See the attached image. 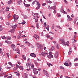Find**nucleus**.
Masks as SVG:
<instances>
[{"label":"nucleus","instance_id":"59","mask_svg":"<svg viewBox=\"0 0 78 78\" xmlns=\"http://www.w3.org/2000/svg\"><path fill=\"white\" fill-rule=\"evenodd\" d=\"M34 3H35V2L34 1L32 3V5L33 6V5Z\"/></svg>","mask_w":78,"mask_h":78},{"label":"nucleus","instance_id":"61","mask_svg":"<svg viewBox=\"0 0 78 78\" xmlns=\"http://www.w3.org/2000/svg\"><path fill=\"white\" fill-rule=\"evenodd\" d=\"M17 68H16V67H14V68H13V69L14 70H17Z\"/></svg>","mask_w":78,"mask_h":78},{"label":"nucleus","instance_id":"25","mask_svg":"<svg viewBox=\"0 0 78 78\" xmlns=\"http://www.w3.org/2000/svg\"><path fill=\"white\" fill-rule=\"evenodd\" d=\"M56 48H58V49H59V45L58 44H56Z\"/></svg>","mask_w":78,"mask_h":78},{"label":"nucleus","instance_id":"4","mask_svg":"<svg viewBox=\"0 0 78 78\" xmlns=\"http://www.w3.org/2000/svg\"><path fill=\"white\" fill-rule=\"evenodd\" d=\"M13 19L14 20H18V19H19V16L16 15H13Z\"/></svg>","mask_w":78,"mask_h":78},{"label":"nucleus","instance_id":"60","mask_svg":"<svg viewBox=\"0 0 78 78\" xmlns=\"http://www.w3.org/2000/svg\"><path fill=\"white\" fill-rule=\"evenodd\" d=\"M24 18L25 19H27V16H24Z\"/></svg>","mask_w":78,"mask_h":78},{"label":"nucleus","instance_id":"41","mask_svg":"<svg viewBox=\"0 0 78 78\" xmlns=\"http://www.w3.org/2000/svg\"><path fill=\"white\" fill-rule=\"evenodd\" d=\"M46 37H48V38H49V37H50V35L48 36V35H47L46 36Z\"/></svg>","mask_w":78,"mask_h":78},{"label":"nucleus","instance_id":"14","mask_svg":"<svg viewBox=\"0 0 78 78\" xmlns=\"http://www.w3.org/2000/svg\"><path fill=\"white\" fill-rule=\"evenodd\" d=\"M6 37V39L8 40H11V37L9 36H7Z\"/></svg>","mask_w":78,"mask_h":78},{"label":"nucleus","instance_id":"37","mask_svg":"<svg viewBox=\"0 0 78 78\" xmlns=\"http://www.w3.org/2000/svg\"><path fill=\"white\" fill-rule=\"evenodd\" d=\"M76 20H74V24H75V23H76Z\"/></svg>","mask_w":78,"mask_h":78},{"label":"nucleus","instance_id":"52","mask_svg":"<svg viewBox=\"0 0 78 78\" xmlns=\"http://www.w3.org/2000/svg\"><path fill=\"white\" fill-rule=\"evenodd\" d=\"M42 16L43 18H44V19H46V18H45V17L44 16V15H42Z\"/></svg>","mask_w":78,"mask_h":78},{"label":"nucleus","instance_id":"12","mask_svg":"<svg viewBox=\"0 0 78 78\" xmlns=\"http://www.w3.org/2000/svg\"><path fill=\"white\" fill-rule=\"evenodd\" d=\"M60 12H63L64 14H67V13L66 12V11H64V10H61Z\"/></svg>","mask_w":78,"mask_h":78},{"label":"nucleus","instance_id":"62","mask_svg":"<svg viewBox=\"0 0 78 78\" xmlns=\"http://www.w3.org/2000/svg\"><path fill=\"white\" fill-rule=\"evenodd\" d=\"M75 3H76V4H78V1H77V0L75 1Z\"/></svg>","mask_w":78,"mask_h":78},{"label":"nucleus","instance_id":"15","mask_svg":"<svg viewBox=\"0 0 78 78\" xmlns=\"http://www.w3.org/2000/svg\"><path fill=\"white\" fill-rule=\"evenodd\" d=\"M47 64L49 67H50V66H53V65L51 63H47Z\"/></svg>","mask_w":78,"mask_h":78},{"label":"nucleus","instance_id":"36","mask_svg":"<svg viewBox=\"0 0 78 78\" xmlns=\"http://www.w3.org/2000/svg\"><path fill=\"white\" fill-rule=\"evenodd\" d=\"M2 39H6V37L3 36L2 37Z\"/></svg>","mask_w":78,"mask_h":78},{"label":"nucleus","instance_id":"21","mask_svg":"<svg viewBox=\"0 0 78 78\" xmlns=\"http://www.w3.org/2000/svg\"><path fill=\"white\" fill-rule=\"evenodd\" d=\"M36 45L38 47H41V44H39L38 43H37Z\"/></svg>","mask_w":78,"mask_h":78},{"label":"nucleus","instance_id":"56","mask_svg":"<svg viewBox=\"0 0 78 78\" xmlns=\"http://www.w3.org/2000/svg\"><path fill=\"white\" fill-rule=\"evenodd\" d=\"M8 64H9V65H10V66H11V65H12V64H11V62H9Z\"/></svg>","mask_w":78,"mask_h":78},{"label":"nucleus","instance_id":"44","mask_svg":"<svg viewBox=\"0 0 78 78\" xmlns=\"http://www.w3.org/2000/svg\"><path fill=\"white\" fill-rule=\"evenodd\" d=\"M57 3L56 2H54V6H56V5H57Z\"/></svg>","mask_w":78,"mask_h":78},{"label":"nucleus","instance_id":"31","mask_svg":"<svg viewBox=\"0 0 78 78\" xmlns=\"http://www.w3.org/2000/svg\"><path fill=\"white\" fill-rule=\"evenodd\" d=\"M57 14L58 16V17H61V14L59 13H57Z\"/></svg>","mask_w":78,"mask_h":78},{"label":"nucleus","instance_id":"23","mask_svg":"<svg viewBox=\"0 0 78 78\" xmlns=\"http://www.w3.org/2000/svg\"><path fill=\"white\" fill-rule=\"evenodd\" d=\"M25 23H26V22L24 20L23 21V22L21 23V24H22V25H25Z\"/></svg>","mask_w":78,"mask_h":78},{"label":"nucleus","instance_id":"19","mask_svg":"<svg viewBox=\"0 0 78 78\" xmlns=\"http://www.w3.org/2000/svg\"><path fill=\"white\" fill-rule=\"evenodd\" d=\"M43 72L44 75H45L47 73V71H46V70H45L44 69L43 70Z\"/></svg>","mask_w":78,"mask_h":78},{"label":"nucleus","instance_id":"13","mask_svg":"<svg viewBox=\"0 0 78 78\" xmlns=\"http://www.w3.org/2000/svg\"><path fill=\"white\" fill-rule=\"evenodd\" d=\"M35 2H36L37 3L38 6V5H41V4H40L39 2L38 1H37L36 0H35Z\"/></svg>","mask_w":78,"mask_h":78},{"label":"nucleus","instance_id":"28","mask_svg":"<svg viewBox=\"0 0 78 78\" xmlns=\"http://www.w3.org/2000/svg\"><path fill=\"white\" fill-rule=\"evenodd\" d=\"M13 51H18V52H19L20 51L19 50V49L17 48L16 49V50H13Z\"/></svg>","mask_w":78,"mask_h":78},{"label":"nucleus","instance_id":"64","mask_svg":"<svg viewBox=\"0 0 78 78\" xmlns=\"http://www.w3.org/2000/svg\"><path fill=\"white\" fill-rule=\"evenodd\" d=\"M75 66H78V63H76L75 65Z\"/></svg>","mask_w":78,"mask_h":78},{"label":"nucleus","instance_id":"26","mask_svg":"<svg viewBox=\"0 0 78 78\" xmlns=\"http://www.w3.org/2000/svg\"><path fill=\"white\" fill-rule=\"evenodd\" d=\"M56 27L57 28H59V29H62V28H61V27H60V26H58V25L56 26Z\"/></svg>","mask_w":78,"mask_h":78},{"label":"nucleus","instance_id":"29","mask_svg":"<svg viewBox=\"0 0 78 78\" xmlns=\"http://www.w3.org/2000/svg\"><path fill=\"white\" fill-rule=\"evenodd\" d=\"M36 26H37V29L39 28V23H37L36 24Z\"/></svg>","mask_w":78,"mask_h":78},{"label":"nucleus","instance_id":"3","mask_svg":"<svg viewBox=\"0 0 78 78\" xmlns=\"http://www.w3.org/2000/svg\"><path fill=\"white\" fill-rule=\"evenodd\" d=\"M16 68L17 69L18 68H19L21 70H23V67L21 66L18 65L17 64H16Z\"/></svg>","mask_w":78,"mask_h":78},{"label":"nucleus","instance_id":"17","mask_svg":"<svg viewBox=\"0 0 78 78\" xmlns=\"http://www.w3.org/2000/svg\"><path fill=\"white\" fill-rule=\"evenodd\" d=\"M17 27V24H15L13 26H12V28H16Z\"/></svg>","mask_w":78,"mask_h":78},{"label":"nucleus","instance_id":"20","mask_svg":"<svg viewBox=\"0 0 78 78\" xmlns=\"http://www.w3.org/2000/svg\"><path fill=\"white\" fill-rule=\"evenodd\" d=\"M40 7H41V5H38V6L36 7V9H39L40 8Z\"/></svg>","mask_w":78,"mask_h":78},{"label":"nucleus","instance_id":"40","mask_svg":"<svg viewBox=\"0 0 78 78\" xmlns=\"http://www.w3.org/2000/svg\"><path fill=\"white\" fill-rule=\"evenodd\" d=\"M72 48H70L69 49V51H71L72 52Z\"/></svg>","mask_w":78,"mask_h":78},{"label":"nucleus","instance_id":"5","mask_svg":"<svg viewBox=\"0 0 78 78\" xmlns=\"http://www.w3.org/2000/svg\"><path fill=\"white\" fill-rule=\"evenodd\" d=\"M11 47L12 48L13 50H16V46L13 44H12L11 46Z\"/></svg>","mask_w":78,"mask_h":78},{"label":"nucleus","instance_id":"30","mask_svg":"<svg viewBox=\"0 0 78 78\" xmlns=\"http://www.w3.org/2000/svg\"><path fill=\"white\" fill-rule=\"evenodd\" d=\"M60 69H64V67H63L62 66H60Z\"/></svg>","mask_w":78,"mask_h":78},{"label":"nucleus","instance_id":"46","mask_svg":"<svg viewBox=\"0 0 78 78\" xmlns=\"http://www.w3.org/2000/svg\"><path fill=\"white\" fill-rule=\"evenodd\" d=\"M27 43H28V44H29L30 45H31V44L30 43H29V42H27V41H26L25 42V44H27Z\"/></svg>","mask_w":78,"mask_h":78},{"label":"nucleus","instance_id":"43","mask_svg":"<svg viewBox=\"0 0 78 78\" xmlns=\"http://www.w3.org/2000/svg\"><path fill=\"white\" fill-rule=\"evenodd\" d=\"M78 60V58H76L74 59L75 61H76Z\"/></svg>","mask_w":78,"mask_h":78},{"label":"nucleus","instance_id":"38","mask_svg":"<svg viewBox=\"0 0 78 78\" xmlns=\"http://www.w3.org/2000/svg\"><path fill=\"white\" fill-rule=\"evenodd\" d=\"M72 53V51H69L68 52V55H71V53Z\"/></svg>","mask_w":78,"mask_h":78},{"label":"nucleus","instance_id":"1","mask_svg":"<svg viewBox=\"0 0 78 78\" xmlns=\"http://www.w3.org/2000/svg\"><path fill=\"white\" fill-rule=\"evenodd\" d=\"M59 41H60V42H61L60 43L61 44H62L63 45H64V46H65V47L66 46V45H67L68 46H69V44H66V42L64 41V39L63 38H62V39H59Z\"/></svg>","mask_w":78,"mask_h":78},{"label":"nucleus","instance_id":"45","mask_svg":"<svg viewBox=\"0 0 78 78\" xmlns=\"http://www.w3.org/2000/svg\"><path fill=\"white\" fill-rule=\"evenodd\" d=\"M44 55H45V52H43L41 53V55L42 56Z\"/></svg>","mask_w":78,"mask_h":78},{"label":"nucleus","instance_id":"58","mask_svg":"<svg viewBox=\"0 0 78 78\" xmlns=\"http://www.w3.org/2000/svg\"><path fill=\"white\" fill-rule=\"evenodd\" d=\"M48 3H49L51 4V3H52V2H51V1H49Z\"/></svg>","mask_w":78,"mask_h":78},{"label":"nucleus","instance_id":"48","mask_svg":"<svg viewBox=\"0 0 78 78\" xmlns=\"http://www.w3.org/2000/svg\"><path fill=\"white\" fill-rule=\"evenodd\" d=\"M34 15L35 16H38V15H39V14L36 13L34 14Z\"/></svg>","mask_w":78,"mask_h":78},{"label":"nucleus","instance_id":"47","mask_svg":"<svg viewBox=\"0 0 78 78\" xmlns=\"http://www.w3.org/2000/svg\"><path fill=\"white\" fill-rule=\"evenodd\" d=\"M41 36H44V33L43 32L41 33Z\"/></svg>","mask_w":78,"mask_h":78},{"label":"nucleus","instance_id":"53","mask_svg":"<svg viewBox=\"0 0 78 78\" xmlns=\"http://www.w3.org/2000/svg\"><path fill=\"white\" fill-rule=\"evenodd\" d=\"M44 55H48V53H45V52H44Z\"/></svg>","mask_w":78,"mask_h":78},{"label":"nucleus","instance_id":"6","mask_svg":"<svg viewBox=\"0 0 78 78\" xmlns=\"http://www.w3.org/2000/svg\"><path fill=\"white\" fill-rule=\"evenodd\" d=\"M58 52L56 51L54 55V56L55 58H57L58 57Z\"/></svg>","mask_w":78,"mask_h":78},{"label":"nucleus","instance_id":"63","mask_svg":"<svg viewBox=\"0 0 78 78\" xmlns=\"http://www.w3.org/2000/svg\"><path fill=\"white\" fill-rule=\"evenodd\" d=\"M30 6V4H27V7H29V6Z\"/></svg>","mask_w":78,"mask_h":78},{"label":"nucleus","instance_id":"9","mask_svg":"<svg viewBox=\"0 0 78 78\" xmlns=\"http://www.w3.org/2000/svg\"><path fill=\"white\" fill-rule=\"evenodd\" d=\"M24 78H28V75L27 74H26V73H24Z\"/></svg>","mask_w":78,"mask_h":78},{"label":"nucleus","instance_id":"34","mask_svg":"<svg viewBox=\"0 0 78 78\" xmlns=\"http://www.w3.org/2000/svg\"><path fill=\"white\" fill-rule=\"evenodd\" d=\"M6 54L8 58H9V53H7Z\"/></svg>","mask_w":78,"mask_h":78},{"label":"nucleus","instance_id":"57","mask_svg":"<svg viewBox=\"0 0 78 78\" xmlns=\"http://www.w3.org/2000/svg\"><path fill=\"white\" fill-rule=\"evenodd\" d=\"M35 64L36 66H38V63H37V62H35Z\"/></svg>","mask_w":78,"mask_h":78},{"label":"nucleus","instance_id":"39","mask_svg":"<svg viewBox=\"0 0 78 78\" xmlns=\"http://www.w3.org/2000/svg\"><path fill=\"white\" fill-rule=\"evenodd\" d=\"M45 5H46V3H43L42 4V6H45Z\"/></svg>","mask_w":78,"mask_h":78},{"label":"nucleus","instance_id":"8","mask_svg":"<svg viewBox=\"0 0 78 78\" xmlns=\"http://www.w3.org/2000/svg\"><path fill=\"white\" fill-rule=\"evenodd\" d=\"M67 17H68V19H67V20H72V18H70V16H69V15H68L67 16Z\"/></svg>","mask_w":78,"mask_h":78},{"label":"nucleus","instance_id":"11","mask_svg":"<svg viewBox=\"0 0 78 78\" xmlns=\"http://www.w3.org/2000/svg\"><path fill=\"white\" fill-rule=\"evenodd\" d=\"M51 9H53V10H55L56 8V6H52L51 7Z\"/></svg>","mask_w":78,"mask_h":78},{"label":"nucleus","instance_id":"33","mask_svg":"<svg viewBox=\"0 0 78 78\" xmlns=\"http://www.w3.org/2000/svg\"><path fill=\"white\" fill-rule=\"evenodd\" d=\"M66 4H68L67 1L66 0H63Z\"/></svg>","mask_w":78,"mask_h":78},{"label":"nucleus","instance_id":"7","mask_svg":"<svg viewBox=\"0 0 78 78\" xmlns=\"http://www.w3.org/2000/svg\"><path fill=\"white\" fill-rule=\"evenodd\" d=\"M30 56H32V57H33L34 58H35V57L36 56V54L34 53H31L30 54Z\"/></svg>","mask_w":78,"mask_h":78},{"label":"nucleus","instance_id":"22","mask_svg":"<svg viewBox=\"0 0 78 78\" xmlns=\"http://www.w3.org/2000/svg\"><path fill=\"white\" fill-rule=\"evenodd\" d=\"M17 3H18L19 4H20L22 3V0H20L19 1H18L17 2Z\"/></svg>","mask_w":78,"mask_h":78},{"label":"nucleus","instance_id":"42","mask_svg":"<svg viewBox=\"0 0 78 78\" xmlns=\"http://www.w3.org/2000/svg\"><path fill=\"white\" fill-rule=\"evenodd\" d=\"M52 50H55V47L54 46H52Z\"/></svg>","mask_w":78,"mask_h":78},{"label":"nucleus","instance_id":"18","mask_svg":"<svg viewBox=\"0 0 78 78\" xmlns=\"http://www.w3.org/2000/svg\"><path fill=\"white\" fill-rule=\"evenodd\" d=\"M22 58H23V59H24L26 61V57H25V55H22Z\"/></svg>","mask_w":78,"mask_h":78},{"label":"nucleus","instance_id":"49","mask_svg":"<svg viewBox=\"0 0 78 78\" xmlns=\"http://www.w3.org/2000/svg\"><path fill=\"white\" fill-rule=\"evenodd\" d=\"M56 10H54V14H56Z\"/></svg>","mask_w":78,"mask_h":78},{"label":"nucleus","instance_id":"54","mask_svg":"<svg viewBox=\"0 0 78 78\" xmlns=\"http://www.w3.org/2000/svg\"><path fill=\"white\" fill-rule=\"evenodd\" d=\"M12 78V76H9L8 77H7V78Z\"/></svg>","mask_w":78,"mask_h":78},{"label":"nucleus","instance_id":"2","mask_svg":"<svg viewBox=\"0 0 78 78\" xmlns=\"http://www.w3.org/2000/svg\"><path fill=\"white\" fill-rule=\"evenodd\" d=\"M33 70V72L34 75H37V73H38V72H39V71H37V69L35 68H34Z\"/></svg>","mask_w":78,"mask_h":78},{"label":"nucleus","instance_id":"16","mask_svg":"<svg viewBox=\"0 0 78 78\" xmlns=\"http://www.w3.org/2000/svg\"><path fill=\"white\" fill-rule=\"evenodd\" d=\"M64 65L66 66H69V64L67 62H65L64 63Z\"/></svg>","mask_w":78,"mask_h":78},{"label":"nucleus","instance_id":"27","mask_svg":"<svg viewBox=\"0 0 78 78\" xmlns=\"http://www.w3.org/2000/svg\"><path fill=\"white\" fill-rule=\"evenodd\" d=\"M44 27H47V24L46 23V22H45L44 23Z\"/></svg>","mask_w":78,"mask_h":78},{"label":"nucleus","instance_id":"55","mask_svg":"<svg viewBox=\"0 0 78 78\" xmlns=\"http://www.w3.org/2000/svg\"><path fill=\"white\" fill-rule=\"evenodd\" d=\"M48 9H51V7H50V6H48Z\"/></svg>","mask_w":78,"mask_h":78},{"label":"nucleus","instance_id":"32","mask_svg":"<svg viewBox=\"0 0 78 78\" xmlns=\"http://www.w3.org/2000/svg\"><path fill=\"white\" fill-rule=\"evenodd\" d=\"M51 28L52 29H54V28H55V25H54V24L52 25Z\"/></svg>","mask_w":78,"mask_h":78},{"label":"nucleus","instance_id":"24","mask_svg":"<svg viewBox=\"0 0 78 78\" xmlns=\"http://www.w3.org/2000/svg\"><path fill=\"white\" fill-rule=\"evenodd\" d=\"M11 2H12V1H11V0H10V1H9L8 2V4L9 5H10V4H11Z\"/></svg>","mask_w":78,"mask_h":78},{"label":"nucleus","instance_id":"35","mask_svg":"<svg viewBox=\"0 0 78 78\" xmlns=\"http://www.w3.org/2000/svg\"><path fill=\"white\" fill-rule=\"evenodd\" d=\"M45 75H46V76H47L48 77V76H49V74H48V73H47Z\"/></svg>","mask_w":78,"mask_h":78},{"label":"nucleus","instance_id":"10","mask_svg":"<svg viewBox=\"0 0 78 78\" xmlns=\"http://www.w3.org/2000/svg\"><path fill=\"white\" fill-rule=\"evenodd\" d=\"M26 66L27 67H29L31 66V63L30 62H29L28 63H27Z\"/></svg>","mask_w":78,"mask_h":78},{"label":"nucleus","instance_id":"51","mask_svg":"<svg viewBox=\"0 0 78 78\" xmlns=\"http://www.w3.org/2000/svg\"><path fill=\"white\" fill-rule=\"evenodd\" d=\"M35 22H37V21H38V19H37V18L35 20Z\"/></svg>","mask_w":78,"mask_h":78},{"label":"nucleus","instance_id":"50","mask_svg":"<svg viewBox=\"0 0 78 78\" xmlns=\"http://www.w3.org/2000/svg\"><path fill=\"white\" fill-rule=\"evenodd\" d=\"M48 57V58H49V59H50L51 58V57H50V55H48L47 56Z\"/></svg>","mask_w":78,"mask_h":78}]
</instances>
